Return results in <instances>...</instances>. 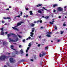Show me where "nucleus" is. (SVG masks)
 Listing matches in <instances>:
<instances>
[{
  "label": "nucleus",
  "instance_id": "23",
  "mask_svg": "<svg viewBox=\"0 0 67 67\" xmlns=\"http://www.w3.org/2000/svg\"><path fill=\"white\" fill-rule=\"evenodd\" d=\"M42 8H43V9H44L45 10H46V11H48V10L47 9H45V7H43Z\"/></svg>",
  "mask_w": 67,
  "mask_h": 67
},
{
  "label": "nucleus",
  "instance_id": "31",
  "mask_svg": "<svg viewBox=\"0 0 67 67\" xmlns=\"http://www.w3.org/2000/svg\"><path fill=\"white\" fill-rule=\"evenodd\" d=\"M26 56L27 57V56H29V54H28L27 53L26 54Z\"/></svg>",
  "mask_w": 67,
  "mask_h": 67
},
{
  "label": "nucleus",
  "instance_id": "24",
  "mask_svg": "<svg viewBox=\"0 0 67 67\" xmlns=\"http://www.w3.org/2000/svg\"><path fill=\"white\" fill-rule=\"evenodd\" d=\"M48 18H49V16H46L45 17H44V18H45V19H48Z\"/></svg>",
  "mask_w": 67,
  "mask_h": 67
},
{
  "label": "nucleus",
  "instance_id": "40",
  "mask_svg": "<svg viewBox=\"0 0 67 67\" xmlns=\"http://www.w3.org/2000/svg\"><path fill=\"white\" fill-rule=\"evenodd\" d=\"M55 30H57V27H55Z\"/></svg>",
  "mask_w": 67,
  "mask_h": 67
},
{
  "label": "nucleus",
  "instance_id": "32",
  "mask_svg": "<svg viewBox=\"0 0 67 67\" xmlns=\"http://www.w3.org/2000/svg\"><path fill=\"white\" fill-rule=\"evenodd\" d=\"M19 48H21V47H22V46L21 45H20L19 46Z\"/></svg>",
  "mask_w": 67,
  "mask_h": 67
},
{
  "label": "nucleus",
  "instance_id": "45",
  "mask_svg": "<svg viewBox=\"0 0 67 67\" xmlns=\"http://www.w3.org/2000/svg\"><path fill=\"white\" fill-rule=\"evenodd\" d=\"M17 17H18V18H20V15L17 16Z\"/></svg>",
  "mask_w": 67,
  "mask_h": 67
},
{
  "label": "nucleus",
  "instance_id": "37",
  "mask_svg": "<svg viewBox=\"0 0 67 67\" xmlns=\"http://www.w3.org/2000/svg\"><path fill=\"white\" fill-rule=\"evenodd\" d=\"M7 19H11L9 17H8L7 18Z\"/></svg>",
  "mask_w": 67,
  "mask_h": 67
},
{
  "label": "nucleus",
  "instance_id": "51",
  "mask_svg": "<svg viewBox=\"0 0 67 67\" xmlns=\"http://www.w3.org/2000/svg\"><path fill=\"white\" fill-rule=\"evenodd\" d=\"M4 67H8L7 66V65H5L4 66Z\"/></svg>",
  "mask_w": 67,
  "mask_h": 67
},
{
  "label": "nucleus",
  "instance_id": "27",
  "mask_svg": "<svg viewBox=\"0 0 67 67\" xmlns=\"http://www.w3.org/2000/svg\"><path fill=\"white\" fill-rule=\"evenodd\" d=\"M30 34H31L32 35H34V33H33V32H30Z\"/></svg>",
  "mask_w": 67,
  "mask_h": 67
},
{
  "label": "nucleus",
  "instance_id": "18",
  "mask_svg": "<svg viewBox=\"0 0 67 67\" xmlns=\"http://www.w3.org/2000/svg\"><path fill=\"white\" fill-rule=\"evenodd\" d=\"M20 52L21 54H22L23 53V51L22 50V49H21V50L20 51Z\"/></svg>",
  "mask_w": 67,
  "mask_h": 67
},
{
  "label": "nucleus",
  "instance_id": "22",
  "mask_svg": "<svg viewBox=\"0 0 67 67\" xmlns=\"http://www.w3.org/2000/svg\"><path fill=\"white\" fill-rule=\"evenodd\" d=\"M34 58L35 59V60H36V55H34Z\"/></svg>",
  "mask_w": 67,
  "mask_h": 67
},
{
  "label": "nucleus",
  "instance_id": "64",
  "mask_svg": "<svg viewBox=\"0 0 67 67\" xmlns=\"http://www.w3.org/2000/svg\"><path fill=\"white\" fill-rule=\"evenodd\" d=\"M41 29H43V27H41Z\"/></svg>",
  "mask_w": 67,
  "mask_h": 67
},
{
  "label": "nucleus",
  "instance_id": "60",
  "mask_svg": "<svg viewBox=\"0 0 67 67\" xmlns=\"http://www.w3.org/2000/svg\"><path fill=\"white\" fill-rule=\"evenodd\" d=\"M6 10H9V8L7 9Z\"/></svg>",
  "mask_w": 67,
  "mask_h": 67
},
{
  "label": "nucleus",
  "instance_id": "19",
  "mask_svg": "<svg viewBox=\"0 0 67 67\" xmlns=\"http://www.w3.org/2000/svg\"><path fill=\"white\" fill-rule=\"evenodd\" d=\"M30 15H33V13H32V11H30Z\"/></svg>",
  "mask_w": 67,
  "mask_h": 67
},
{
  "label": "nucleus",
  "instance_id": "14",
  "mask_svg": "<svg viewBox=\"0 0 67 67\" xmlns=\"http://www.w3.org/2000/svg\"><path fill=\"white\" fill-rule=\"evenodd\" d=\"M58 6V5L57 4H55L53 5V8H55L56 7Z\"/></svg>",
  "mask_w": 67,
  "mask_h": 67
},
{
  "label": "nucleus",
  "instance_id": "30",
  "mask_svg": "<svg viewBox=\"0 0 67 67\" xmlns=\"http://www.w3.org/2000/svg\"><path fill=\"white\" fill-rule=\"evenodd\" d=\"M60 41H61V40L59 39L58 40H57V41L58 42H59Z\"/></svg>",
  "mask_w": 67,
  "mask_h": 67
},
{
  "label": "nucleus",
  "instance_id": "46",
  "mask_svg": "<svg viewBox=\"0 0 67 67\" xmlns=\"http://www.w3.org/2000/svg\"><path fill=\"white\" fill-rule=\"evenodd\" d=\"M28 52V50L27 49L26 50V53H27Z\"/></svg>",
  "mask_w": 67,
  "mask_h": 67
},
{
  "label": "nucleus",
  "instance_id": "29",
  "mask_svg": "<svg viewBox=\"0 0 67 67\" xmlns=\"http://www.w3.org/2000/svg\"><path fill=\"white\" fill-rule=\"evenodd\" d=\"M21 61L22 62H25V60H24V59H22L21 60Z\"/></svg>",
  "mask_w": 67,
  "mask_h": 67
},
{
  "label": "nucleus",
  "instance_id": "7",
  "mask_svg": "<svg viewBox=\"0 0 67 67\" xmlns=\"http://www.w3.org/2000/svg\"><path fill=\"white\" fill-rule=\"evenodd\" d=\"M24 23V21H21L20 22V23H17L16 26L17 27L20 26V25H21L22 23Z\"/></svg>",
  "mask_w": 67,
  "mask_h": 67
},
{
  "label": "nucleus",
  "instance_id": "53",
  "mask_svg": "<svg viewBox=\"0 0 67 67\" xmlns=\"http://www.w3.org/2000/svg\"><path fill=\"white\" fill-rule=\"evenodd\" d=\"M26 10H29V9L27 8H26Z\"/></svg>",
  "mask_w": 67,
  "mask_h": 67
},
{
  "label": "nucleus",
  "instance_id": "17",
  "mask_svg": "<svg viewBox=\"0 0 67 67\" xmlns=\"http://www.w3.org/2000/svg\"><path fill=\"white\" fill-rule=\"evenodd\" d=\"M30 25L31 27H33L35 25V24H31Z\"/></svg>",
  "mask_w": 67,
  "mask_h": 67
},
{
  "label": "nucleus",
  "instance_id": "2",
  "mask_svg": "<svg viewBox=\"0 0 67 67\" xmlns=\"http://www.w3.org/2000/svg\"><path fill=\"white\" fill-rule=\"evenodd\" d=\"M9 61L10 63L12 64V63H14L15 62V60H14L13 58H10V59Z\"/></svg>",
  "mask_w": 67,
  "mask_h": 67
},
{
  "label": "nucleus",
  "instance_id": "44",
  "mask_svg": "<svg viewBox=\"0 0 67 67\" xmlns=\"http://www.w3.org/2000/svg\"><path fill=\"white\" fill-rule=\"evenodd\" d=\"M29 49H30V47H28L27 48V50H29Z\"/></svg>",
  "mask_w": 67,
  "mask_h": 67
},
{
  "label": "nucleus",
  "instance_id": "35",
  "mask_svg": "<svg viewBox=\"0 0 67 67\" xmlns=\"http://www.w3.org/2000/svg\"><path fill=\"white\" fill-rule=\"evenodd\" d=\"M3 18L5 20H6V19H7V18L5 17H3Z\"/></svg>",
  "mask_w": 67,
  "mask_h": 67
},
{
  "label": "nucleus",
  "instance_id": "47",
  "mask_svg": "<svg viewBox=\"0 0 67 67\" xmlns=\"http://www.w3.org/2000/svg\"><path fill=\"white\" fill-rule=\"evenodd\" d=\"M1 30H2V31H3V28H2L1 29Z\"/></svg>",
  "mask_w": 67,
  "mask_h": 67
},
{
  "label": "nucleus",
  "instance_id": "56",
  "mask_svg": "<svg viewBox=\"0 0 67 67\" xmlns=\"http://www.w3.org/2000/svg\"><path fill=\"white\" fill-rule=\"evenodd\" d=\"M2 23H4V22L3 21H2Z\"/></svg>",
  "mask_w": 67,
  "mask_h": 67
},
{
  "label": "nucleus",
  "instance_id": "49",
  "mask_svg": "<svg viewBox=\"0 0 67 67\" xmlns=\"http://www.w3.org/2000/svg\"><path fill=\"white\" fill-rule=\"evenodd\" d=\"M42 64H43L42 63V62H41V63H40V65H42Z\"/></svg>",
  "mask_w": 67,
  "mask_h": 67
},
{
  "label": "nucleus",
  "instance_id": "5",
  "mask_svg": "<svg viewBox=\"0 0 67 67\" xmlns=\"http://www.w3.org/2000/svg\"><path fill=\"white\" fill-rule=\"evenodd\" d=\"M45 54H46V53H43L42 54H41L40 53L39 55V56L40 57H43V56H45Z\"/></svg>",
  "mask_w": 67,
  "mask_h": 67
},
{
  "label": "nucleus",
  "instance_id": "28",
  "mask_svg": "<svg viewBox=\"0 0 67 67\" xmlns=\"http://www.w3.org/2000/svg\"><path fill=\"white\" fill-rule=\"evenodd\" d=\"M18 36H19V38H21V37H22V36H20L19 35H18Z\"/></svg>",
  "mask_w": 67,
  "mask_h": 67
},
{
  "label": "nucleus",
  "instance_id": "4",
  "mask_svg": "<svg viewBox=\"0 0 67 67\" xmlns=\"http://www.w3.org/2000/svg\"><path fill=\"white\" fill-rule=\"evenodd\" d=\"M46 34H47V35H46V36L47 37H51V35H50L51 34H52V32H47L46 33Z\"/></svg>",
  "mask_w": 67,
  "mask_h": 67
},
{
  "label": "nucleus",
  "instance_id": "52",
  "mask_svg": "<svg viewBox=\"0 0 67 67\" xmlns=\"http://www.w3.org/2000/svg\"><path fill=\"white\" fill-rule=\"evenodd\" d=\"M38 37L40 38H41V37L40 36H39Z\"/></svg>",
  "mask_w": 67,
  "mask_h": 67
},
{
  "label": "nucleus",
  "instance_id": "12",
  "mask_svg": "<svg viewBox=\"0 0 67 67\" xmlns=\"http://www.w3.org/2000/svg\"><path fill=\"white\" fill-rule=\"evenodd\" d=\"M1 35H4V32L3 31H1V32L0 33Z\"/></svg>",
  "mask_w": 67,
  "mask_h": 67
},
{
  "label": "nucleus",
  "instance_id": "58",
  "mask_svg": "<svg viewBox=\"0 0 67 67\" xmlns=\"http://www.w3.org/2000/svg\"><path fill=\"white\" fill-rule=\"evenodd\" d=\"M35 28H32V30H35Z\"/></svg>",
  "mask_w": 67,
  "mask_h": 67
},
{
  "label": "nucleus",
  "instance_id": "11",
  "mask_svg": "<svg viewBox=\"0 0 67 67\" xmlns=\"http://www.w3.org/2000/svg\"><path fill=\"white\" fill-rule=\"evenodd\" d=\"M8 44V43L4 42H3V45H6Z\"/></svg>",
  "mask_w": 67,
  "mask_h": 67
},
{
  "label": "nucleus",
  "instance_id": "36",
  "mask_svg": "<svg viewBox=\"0 0 67 67\" xmlns=\"http://www.w3.org/2000/svg\"><path fill=\"white\" fill-rule=\"evenodd\" d=\"M28 46H29V47H31V44H29L28 45Z\"/></svg>",
  "mask_w": 67,
  "mask_h": 67
},
{
  "label": "nucleus",
  "instance_id": "15",
  "mask_svg": "<svg viewBox=\"0 0 67 67\" xmlns=\"http://www.w3.org/2000/svg\"><path fill=\"white\" fill-rule=\"evenodd\" d=\"M42 4H38L36 5V7H40V6H42Z\"/></svg>",
  "mask_w": 67,
  "mask_h": 67
},
{
  "label": "nucleus",
  "instance_id": "26",
  "mask_svg": "<svg viewBox=\"0 0 67 67\" xmlns=\"http://www.w3.org/2000/svg\"><path fill=\"white\" fill-rule=\"evenodd\" d=\"M41 46V44H38L37 45L38 47H40Z\"/></svg>",
  "mask_w": 67,
  "mask_h": 67
},
{
  "label": "nucleus",
  "instance_id": "1",
  "mask_svg": "<svg viewBox=\"0 0 67 67\" xmlns=\"http://www.w3.org/2000/svg\"><path fill=\"white\" fill-rule=\"evenodd\" d=\"M9 58V57L5 55H2L0 56V61L1 60H5V59H7Z\"/></svg>",
  "mask_w": 67,
  "mask_h": 67
},
{
  "label": "nucleus",
  "instance_id": "55",
  "mask_svg": "<svg viewBox=\"0 0 67 67\" xmlns=\"http://www.w3.org/2000/svg\"><path fill=\"white\" fill-rule=\"evenodd\" d=\"M30 36L31 37H33V35H32V34H31L30 35Z\"/></svg>",
  "mask_w": 67,
  "mask_h": 67
},
{
  "label": "nucleus",
  "instance_id": "39",
  "mask_svg": "<svg viewBox=\"0 0 67 67\" xmlns=\"http://www.w3.org/2000/svg\"><path fill=\"white\" fill-rule=\"evenodd\" d=\"M25 40L24 39L23 40V42H25Z\"/></svg>",
  "mask_w": 67,
  "mask_h": 67
},
{
  "label": "nucleus",
  "instance_id": "6",
  "mask_svg": "<svg viewBox=\"0 0 67 67\" xmlns=\"http://www.w3.org/2000/svg\"><path fill=\"white\" fill-rule=\"evenodd\" d=\"M14 35V37H16V35H15V34H14L10 33L8 35V37H10V36L11 35Z\"/></svg>",
  "mask_w": 67,
  "mask_h": 67
},
{
  "label": "nucleus",
  "instance_id": "13",
  "mask_svg": "<svg viewBox=\"0 0 67 67\" xmlns=\"http://www.w3.org/2000/svg\"><path fill=\"white\" fill-rule=\"evenodd\" d=\"M10 47L11 48H12V49H13V50H14V51H15V49H14L13 48H12V47L14 48V46H13L12 45H11Z\"/></svg>",
  "mask_w": 67,
  "mask_h": 67
},
{
  "label": "nucleus",
  "instance_id": "3",
  "mask_svg": "<svg viewBox=\"0 0 67 67\" xmlns=\"http://www.w3.org/2000/svg\"><path fill=\"white\" fill-rule=\"evenodd\" d=\"M9 39L10 41L9 42L11 41V42H17V41L19 40V38H17L15 40H12L10 38H9Z\"/></svg>",
  "mask_w": 67,
  "mask_h": 67
},
{
  "label": "nucleus",
  "instance_id": "63",
  "mask_svg": "<svg viewBox=\"0 0 67 67\" xmlns=\"http://www.w3.org/2000/svg\"><path fill=\"white\" fill-rule=\"evenodd\" d=\"M26 16H25V15H24V18H26Z\"/></svg>",
  "mask_w": 67,
  "mask_h": 67
},
{
  "label": "nucleus",
  "instance_id": "59",
  "mask_svg": "<svg viewBox=\"0 0 67 67\" xmlns=\"http://www.w3.org/2000/svg\"><path fill=\"white\" fill-rule=\"evenodd\" d=\"M67 6H65V7H64V8H67Z\"/></svg>",
  "mask_w": 67,
  "mask_h": 67
},
{
  "label": "nucleus",
  "instance_id": "33",
  "mask_svg": "<svg viewBox=\"0 0 67 67\" xmlns=\"http://www.w3.org/2000/svg\"><path fill=\"white\" fill-rule=\"evenodd\" d=\"M49 23H50V24H54V23H52L51 22H50Z\"/></svg>",
  "mask_w": 67,
  "mask_h": 67
},
{
  "label": "nucleus",
  "instance_id": "54",
  "mask_svg": "<svg viewBox=\"0 0 67 67\" xmlns=\"http://www.w3.org/2000/svg\"><path fill=\"white\" fill-rule=\"evenodd\" d=\"M31 60L32 61V62H33V59H31Z\"/></svg>",
  "mask_w": 67,
  "mask_h": 67
},
{
  "label": "nucleus",
  "instance_id": "10",
  "mask_svg": "<svg viewBox=\"0 0 67 67\" xmlns=\"http://www.w3.org/2000/svg\"><path fill=\"white\" fill-rule=\"evenodd\" d=\"M12 28L13 29H14V30H16V31H18V28L16 27H12Z\"/></svg>",
  "mask_w": 67,
  "mask_h": 67
},
{
  "label": "nucleus",
  "instance_id": "38",
  "mask_svg": "<svg viewBox=\"0 0 67 67\" xmlns=\"http://www.w3.org/2000/svg\"><path fill=\"white\" fill-rule=\"evenodd\" d=\"M22 14H23V13H22V12H21V13H20V15H22Z\"/></svg>",
  "mask_w": 67,
  "mask_h": 67
},
{
  "label": "nucleus",
  "instance_id": "57",
  "mask_svg": "<svg viewBox=\"0 0 67 67\" xmlns=\"http://www.w3.org/2000/svg\"><path fill=\"white\" fill-rule=\"evenodd\" d=\"M28 38H29V39H31V37H28Z\"/></svg>",
  "mask_w": 67,
  "mask_h": 67
},
{
  "label": "nucleus",
  "instance_id": "41",
  "mask_svg": "<svg viewBox=\"0 0 67 67\" xmlns=\"http://www.w3.org/2000/svg\"><path fill=\"white\" fill-rule=\"evenodd\" d=\"M53 12H56V10L54 9V11H53Z\"/></svg>",
  "mask_w": 67,
  "mask_h": 67
},
{
  "label": "nucleus",
  "instance_id": "50",
  "mask_svg": "<svg viewBox=\"0 0 67 67\" xmlns=\"http://www.w3.org/2000/svg\"><path fill=\"white\" fill-rule=\"evenodd\" d=\"M59 18V19H60V18H61V16H59L58 17Z\"/></svg>",
  "mask_w": 67,
  "mask_h": 67
},
{
  "label": "nucleus",
  "instance_id": "48",
  "mask_svg": "<svg viewBox=\"0 0 67 67\" xmlns=\"http://www.w3.org/2000/svg\"><path fill=\"white\" fill-rule=\"evenodd\" d=\"M34 30H32V32H34Z\"/></svg>",
  "mask_w": 67,
  "mask_h": 67
},
{
  "label": "nucleus",
  "instance_id": "62",
  "mask_svg": "<svg viewBox=\"0 0 67 67\" xmlns=\"http://www.w3.org/2000/svg\"><path fill=\"white\" fill-rule=\"evenodd\" d=\"M8 25V24L7 23H5V25Z\"/></svg>",
  "mask_w": 67,
  "mask_h": 67
},
{
  "label": "nucleus",
  "instance_id": "25",
  "mask_svg": "<svg viewBox=\"0 0 67 67\" xmlns=\"http://www.w3.org/2000/svg\"><path fill=\"white\" fill-rule=\"evenodd\" d=\"M64 33V31H62L61 32L60 34H63Z\"/></svg>",
  "mask_w": 67,
  "mask_h": 67
},
{
  "label": "nucleus",
  "instance_id": "61",
  "mask_svg": "<svg viewBox=\"0 0 67 67\" xmlns=\"http://www.w3.org/2000/svg\"><path fill=\"white\" fill-rule=\"evenodd\" d=\"M16 17H17V16H15L14 17V19H16Z\"/></svg>",
  "mask_w": 67,
  "mask_h": 67
},
{
  "label": "nucleus",
  "instance_id": "43",
  "mask_svg": "<svg viewBox=\"0 0 67 67\" xmlns=\"http://www.w3.org/2000/svg\"><path fill=\"white\" fill-rule=\"evenodd\" d=\"M59 34V32H56V33L55 34Z\"/></svg>",
  "mask_w": 67,
  "mask_h": 67
},
{
  "label": "nucleus",
  "instance_id": "21",
  "mask_svg": "<svg viewBox=\"0 0 67 67\" xmlns=\"http://www.w3.org/2000/svg\"><path fill=\"white\" fill-rule=\"evenodd\" d=\"M47 48H48V46H47L46 47H45V50H46L47 49H47Z\"/></svg>",
  "mask_w": 67,
  "mask_h": 67
},
{
  "label": "nucleus",
  "instance_id": "9",
  "mask_svg": "<svg viewBox=\"0 0 67 67\" xmlns=\"http://www.w3.org/2000/svg\"><path fill=\"white\" fill-rule=\"evenodd\" d=\"M58 11H59V12H60V11H63V8L60 7H58Z\"/></svg>",
  "mask_w": 67,
  "mask_h": 67
},
{
  "label": "nucleus",
  "instance_id": "8",
  "mask_svg": "<svg viewBox=\"0 0 67 67\" xmlns=\"http://www.w3.org/2000/svg\"><path fill=\"white\" fill-rule=\"evenodd\" d=\"M41 10L42 11H44V10L43 9H40V10H38V13H41V14H42V13H44V12H42L41 11Z\"/></svg>",
  "mask_w": 67,
  "mask_h": 67
},
{
  "label": "nucleus",
  "instance_id": "16",
  "mask_svg": "<svg viewBox=\"0 0 67 67\" xmlns=\"http://www.w3.org/2000/svg\"><path fill=\"white\" fill-rule=\"evenodd\" d=\"M39 22H40V23H42V20H39L37 21V23H38Z\"/></svg>",
  "mask_w": 67,
  "mask_h": 67
},
{
  "label": "nucleus",
  "instance_id": "34",
  "mask_svg": "<svg viewBox=\"0 0 67 67\" xmlns=\"http://www.w3.org/2000/svg\"><path fill=\"white\" fill-rule=\"evenodd\" d=\"M66 24H63V25L64 26H66Z\"/></svg>",
  "mask_w": 67,
  "mask_h": 67
},
{
  "label": "nucleus",
  "instance_id": "20",
  "mask_svg": "<svg viewBox=\"0 0 67 67\" xmlns=\"http://www.w3.org/2000/svg\"><path fill=\"white\" fill-rule=\"evenodd\" d=\"M15 53V54H17V55L18 54H19V52L18 51H16Z\"/></svg>",
  "mask_w": 67,
  "mask_h": 67
},
{
  "label": "nucleus",
  "instance_id": "42",
  "mask_svg": "<svg viewBox=\"0 0 67 67\" xmlns=\"http://www.w3.org/2000/svg\"><path fill=\"white\" fill-rule=\"evenodd\" d=\"M7 65H8V66H10V65L9 64V63H7Z\"/></svg>",
  "mask_w": 67,
  "mask_h": 67
}]
</instances>
